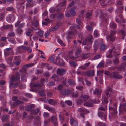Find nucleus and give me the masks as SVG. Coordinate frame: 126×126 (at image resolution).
Returning <instances> with one entry per match:
<instances>
[{
    "label": "nucleus",
    "instance_id": "obj_45",
    "mask_svg": "<svg viewBox=\"0 0 126 126\" xmlns=\"http://www.w3.org/2000/svg\"><path fill=\"white\" fill-rule=\"evenodd\" d=\"M49 116V114L46 112H44V118H47Z\"/></svg>",
    "mask_w": 126,
    "mask_h": 126
},
{
    "label": "nucleus",
    "instance_id": "obj_50",
    "mask_svg": "<svg viewBox=\"0 0 126 126\" xmlns=\"http://www.w3.org/2000/svg\"><path fill=\"white\" fill-rule=\"evenodd\" d=\"M57 27L58 26H56L55 27H53L49 29V30L50 32H51L55 31L56 29V27Z\"/></svg>",
    "mask_w": 126,
    "mask_h": 126
},
{
    "label": "nucleus",
    "instance_id": "obj_33",
    "mask_svg": "<svg viewBox=\"0 0 126 126\" xmlns=\"http://www.w3.org/2000/svg\"><path fill=\"white\" fill-rule=\"evenodd\" d=\"M75 8H74L71 9V11H70V13L72 15L74 16L76 14V13L74 9Z\"/></svg>",
    "mask_w": 126,
    "mask_h": 126
},
{
    "label": "nucleus",
    "instance_id": "obj_58",
    "mask_svg": "<svg viewBox=\"0 0 126 126\" xmlns=\"http://www.w3.org/2000/svg\"><path fill=\"white\" fill-rule=\"evenodd\" d=\"M76 20L77 23L79 24V25H80L81 23L80 20L79 18H77L76 19Z\"/></svg>",
    "mask_w": 126,
    "mask_h": 126
},
{
    "label": "nucleus",
    "instance_id": "obj_16",
    "mask_svg": "<svg viewBox=\"0 0 126 126\" xmlns=\"http://www.w3.org/2000/svg\"><path fill=\"white\" fill-rule=\"evenodd\" d=\"M86 75L88 76H91L94 75V72L93 70L87 72L85 74Z\"/></svg>",
    "mask_w": 126,
    "mask_h": 126
},
{
    "label": "nucleus",
    "instance_id": "obj_51",
    "mask_svg": "<svg viewBox=\"0 0 126 126\" xmlns=\"http://www.w3.org/2000/svg\"><path fill=\"white\" fill-rule=\"evenodd\" d=\"M10 86L15 88L16 87L18 86V84L16 83L10 84Z\"/></svg>",
    "mask_w": 126,
    "mask_h": 126
},
{
    "label": "nucleus",
    "instance_id": "obj_54",
    "mask_svg": "<svg viewBox=\"0 0 126 126\" xmlns=\"http://www.w3.org/2000/svg\"><path fill=\"white\" fill-rule=\"evenodd\" d=\"M123 66L124 67L126 66V63L122 64L121 66L120 67L119 69L120 70H122V69H123V67L122 68V67H123Z\"/></svg>",
    "mask_w": 126,
    "mask_h": 126
},
{
    "label": "nucleus",
    "instance_id": "obj_20",
    "mask_svg": "<svg viewBox=\"0 0 126 126\" xmlns=\"http://www.w3.org/2000/svg\"><path fill=\"white\" fill-rule=\"evenodd\" d=\"M40 111L39 109H37L36 110H33L31 111L32 113L33 114L36 115Z\"/></svg>",
    "mask_w": 126,
    "mask_h": 126
},
{
    "label": "nucleus",
    "instance_id": "obj_36",
    "mask_svg": "<svg viewBox=\"0 0 126 126\" xmlns=\"http://www.w3.org/2000/svg\"><path fill=\"white\" fill-rule=\"evenodd\" d=\"M15 35V34L14 32H11L9 33L8 34V36L10 37L14 36Z\"/></svg>",
    "mask_w": 126,
    "mask_h": 126
},
{
    "label": "nucleus",
    "instance_id": "obj_29",
    "mask_svg": "<svg viewBox=\"0 0 126 126\" xmlns=\"http://www.w3.org/2000/svg\"><path fill=\"white\" fill-rule=\"evenodd\" d=\"M8 41L10 42L13 44H15L16 43V41L15 39L12 38H9L8 39Z\"/></svg>",
    "mask_w": 126,
    "mask_h": 126
},
{
    "label": "nucleus",
    "instance_id": "obj_64",
    "mask_svg": "<svg viewBox=\"0 0 126 126\" xmlns=\"http://www.w3.org/2000/svg\"><path fill=\"white\" fill-rule=\"evenodd\" d=\"M98 126H106L105 124L103 123H99L98 124Z\"/></svg>",
    "mask_w": 126,
    "mask_h": 126
},
{
    "label": "nucleus",
    "instance_id": "obj_26",
    "mask_svg": "<svg viewBox=\"0 0 126 126\" xmlns=\"http://www.w3.org/2000/svg\"><path fill=\"white\" fill-rule=\"evenodd\" d=\"M110 27L112 29H115L116 27V24L113 22H111L110 24Z\"/></svg>",
    "mask_w": 126,
    "mask_h": 126
},
{
    "label": "nucleus",
    "instance_id": "obj_35",
    "mask_svg": "<svg viewBox=\"0 0 126 126\" xmlns=\"http://www.w3.org/2000/svg\"><path fill=\"white\" fill-rule=\"evenodd\" d=\"M58 64L61 65H64V63L62 60H59L58 62Z\"/></svg>",
    "mask_w": 126,
    "mask_h": 126
},
{
    "label": "nucleus",
    "instance_id": "obj_52",
    "mask_svg": "<svg viewBox=\"0 0 126 126\" xmlns=\"http://www.w3.org/2000/svg\"><path fill=\"white\" fill-rule=\"evenodd\" d=\"M104 74L107 75H110L111 77V73L110 74V72L108 71H104Z\"/></svg>",
    "mask_w": 126,
    "mask_h": 126
},
{
    "label": "nucleus",
    "instance_id": "obj_60",
    "mask_svg": "<svg viewBox=\"0 0 126 126\" xmlns=\"http://www.w3.org/2000/svg\"><path fill=\"white\" fill-rule=\"evenodd\" d=\"M32 109V107L30 106H27L26 108L27 110L29 111H31Z\"/></svg>",
    "mask_w": 126,
    "mask_h": 126
},
{
    "label": "nucleus",
    "instance_id": "obj_47",
    "mask_svg": "<svg viewBox=\"0 0 126 126\" xmlns=\"http://www.w3.org/2000/svg\"><path fill=\"white\" fill-rule=\"evenodd\" d=\"M32 25H34L35 27H37L38 24V22L37 21H36L35 22L34 24H33V22H32Z\"/></svg>",
    "mask_w": 126,
    "mask_h": 126
},
{
    "label": "nucleus",
    "instance_id": "obj_46",
    "mask_svg": "<svg viewBox=\"0 0 126 126\" xmlns=\"http://www.w3.org/2000/svg\"><path fill=\"white\" fill-rule=\"evenodd\" d=\"M92 39V37L91 36H90L89 38L88 39L87 41L90 43V44H91L92 42L91 41Z\"/></svg>",
    "mask_w": 126,
    "mask_h": 126
},
{
    "label": "nucleus",
    "instance_id": "obj_43",
    "mask_svg": "<svg viewBox=\"0 0 126 126\" xmlns=\"http://www.w3.org/2000/svg\"><path fill=\"white\" fill-rule=\"evenodd\" d=\"M25 95L26 97L29 98H32V95L30 93H25Z\"/></svg>",
    "mask_w": 126,
    "mask_h": 126
},
{
    "label": "nucleus",
    "instance_id": "obj_49",
    "mask_svg": "<svg viewBox=\"0 0 126 126\" xmlns=\"http://www.w3.org/2000/svg\"><path fill=\"white\" fill-rule=\"evenodd\" d=\"M56 117L55 116H52L51 118V121H53L56 120Z\"/></svg>",
    "mask_w": 126,
    "mask_h": 126
},
{
    "label": "nucleus",
    "instance_id": "obj_28",
    "mask_svg": "<svg viewBox=\"0 0 126 126\" xmlns=\"http://www.w3.org/2000/svg\"><path fill=\"white\" fill-rule=\"evenodd\" d=\"M57 42L59 43L62 46H65V44L60 39H58Z\"/></svg>",
    "mask_w": 126,
    "mask_h": 126
},
{
    "label": "nucleus",
    "instance_id": "obj_44",
    "mask_svg": "<svg viewBox=\"0 0 126 126\" xmlns=\"http://www.w3.org/2000/svg\"><path fill=\"white\" fill-rule=\"evenodd\" d=\"M65 103L69 105H70L72 104V102L70 100L66 101H65Z\"/></svg>",
    "mask_w": 126,
    "mask_h": 126
},
{
    "label": "nucleus",
    "instance_id": "obj_34",
    "mask_svg": "<svg viewBox=\"0 0 126 126\" xmlns=\"http://www.w3.org/2000/svg\"><path fill=\"white\" fill-rule=\"evenodd\" d=\"M22 32V30L20 28H18L16 30V33L20 34Z\"/></svg>",
    "mask_w": 126,
    "mask_h": 126
},
{
    "label": "nucleus",
    "instance_id": "obj_5",
    "mask_svg": "<svg viewBox=\"0 0 126 126\" xmlns=\"http://www.w3.org/2000/svg\"><path fill=\"white\" fill-rule=\"evenodd\" d=\"M34 64V63H32L26 64L24 65L22 69L19 70V71L20 73H25L27 71V69L26 68L28 67H30L33 65Z\"/></svg>",
    "mask_w": 126,
    "mask_h": 126
},
{
    "label": "nucleus",
    "instance_id": "obj_57",
    "mask_svg": "<svg viewBox=\"0 0 126 126\" xmlns=\"http://www.w3.org/2000/svg\"><path fill=\"white\" fill-rule=\"evenodd\" d=\"M19 48L24 50H26L27 49V47L25 46H21L19 47Z\"/></svg>",
    "mask_w": 126,
    "mask_h": 126
},
{
    "label": "nucleus",
    "instance_id": "obj_15",
    "mask_svg": "<svg viewBox=\"0 0 126 126\" xmlns=\"http://www.w3.org/2000/svg\"><path fill=\"white\" fill-rule=\"evenodd\" d=\"M81 52V50L80 48H77L75 54V56H76V57H78V55Z\"/></svg>",
    "mask_w": 126,
    "mask_h": 126
},
{
    "label": "nucleus",
    "instance_id": "obj_18",
    "mask_svg": "<svg viewBox=\"0 0 126 126\" xmlns=\"http://www.w3.org/2000/svg\"><path fill=\"white\" fill-rule=\"evenodd\" d=\"M7 62L9 64L10 66H12L13 65L12 62V57H10L6 59Z\"/></svg>",
    "mask_w": 126,
    "mask_h": 126
},
{
    "label": "nucleus",
    "instance_id": "obj_55",
    "mask_svg": "<svg viewBox=\"0 0 126 126\" xmlns=\"http://www.w3.org/2000/svg\"><path fill=\"white\" fill-rule=\"evenodd\" d=\"M65 3L66 2L65 1L63 2L60 3L59 5V6L61 7L63 6L65 4Z\"/></svg>",
    "mask_w": 126,
    "mask_h": 126
},
{
    "label": "nucleus",
    "instance_id": "obj_9",
    "mask_svg": "<svg viewBox=\"0 0 126 126\" xmlns=\"http://www.w3.org/2000/svg\"><path fill=\"white\" fill-rule=\"evenodd\" d=\"M126 110V104H123L122 105L120 104L119 107V113L122 111H125Z\"/></svg>",
    "mask_w": 126,
    "mask_h": 126
},
{
    "label": "nucleus",
    "instance_id": "obj_32",
    "mask_svg": "<svg viewBox=\"0 0 126 126\" xmlns=\"http://www.w3.org/2000/svg\"><path fill=\"white\" fill-rule=\"evenodd\" d=\"M94 36L97 37L99 36V34L98 31L97 30H95L94 32Z\"/></svg>",
    "mask_w": 126,
    "mask_h": 126
},
{
    "label": "nucleus",
    "instance_id": "obj_12",
    "mask_svg": "<svg viewBox=\"0 0 126 126\" xmlns=\"http://www.w3.org/2000/svg\"><path fill=\"white\" fill-rule=\"evenodd\" d=\"M111 77L113 78H116L117 79H120L122 78L121 76L117 74L115 72H113L111 73Z\"/></svg>",
    "mask_w": 126,
    "mask_h": 126
},
{
    "label": "nucleus",
    "instance_id": "obj_37",
    "mask_svg": "<svg viewBox=\"0 0 126 126\" xmlns=\"http://www.w3.org/2000/svg\"><path fill=\"white\" fill-rule=\"evenodd\" d=\"M45 79H46V83L48 81V80L46 78L45 79H42L40 80V81L42 83V85H43L44 84V82L45 81Z\"/></svg>",
    "mask_w": 126,
    "mask_h": 126
},
{
    "label": "nucleus",
    "instance_id": "obj_59",
    "mask_svg": "<svg viewBox=\"0 0 126 126\" xmlns=\"http://www.w3.org/2000/svg\"><path fill=\"white\" fill-rule=\"evenodd\" d=\"M87 29L88 31H92L93 30L92 27L90 26H88L87 27Z\"/></svg>",
    "mask_w": 126,
    "mask_h": 126
},
{
    "label": "nucleus",
    "instance_id": "obj_8",
    "mask_svg": "<svg viewBox=\"0 0 126 126\" xmlns=\"http://www.w3.org/2000/svg\"><path fill=\"white\" fill-rule=\"evenodd\" d=\"M100 101L99 100H98V102L97 101L95 100L94 101H92V102H85L84 103V105L85 106L88 107H90L93 106V102L95 103H98V102Z\"/></svg>",
    "mask_w": 126,
    "mask_h": 126
},
{
    "label": "nucleus",
    "instance_id": "obj_11",
    "mask_svg": "<svg viewBox=\"0 0 126 126\" xmlns=\"http://www.w3.org/2000/svg\"><path fill=\"white\" fill-rule=\"evenodd\" d=\"M65 70L64 69H63L59 68L58 69L57 71V74L61 75H63L65 73Z\"/></svg>",
    "mask_w": 126,
    "mask_h": 126
},
{
    "label": "nucleus",
    "instance_id": "obj_62",
    "mask_svg": "<svg viewBox=\"0 0 126 126\" xmlns=\"http://www.w3.org/2000/svg\"><path fill=\"white\" fill-rule=\"evenodd\" d=\"M77 89L80 90H81L82 89V87L81 86H79L76 87Z\"/></svg>",
    "mask_w": 126,
    "mask_h": 126
},
{
    "label": "nucleus",
    "instance_id": "obj_6",
    "mask_svg": "<svg viewBox=\"0 0 126 126\" xmlns=\"http://www.w3.org/2000/svg\"><path fill=\"white\" fill-rule=\"evenodd\" d=\"M78 111V112H80V115L82 116L83 118V115L84 113H89V111L87 109H85L79 108V109Z\"/></svg>",
    "mask_w": 126,
    "mask_h": 126
},
{
    "label": "nucleus",
    "instance_id": "obj_27",
    "mask_svg": "<svg viewBox=\"0 0 126 126\" xmlns=\"http://www.w3.org/2000/svg\"><path fill=\"white\" fill-rule=\"evenodd\" d=\"M30 87L31 88L33 87H39L40 86V85L39 84H33L31 83L30 85Z\"/></svg>",
    "mask_w": 126,
    "mask_h": 126
},
{
    "label": "nucleus",
    "instance_id": "obj_24",
    "mask_svg": "<svg viewBox=\"0 0 126 126\" xmlns=\"http://www.w3.org/2000/svg\"><path fill=\"white\" fill-rule=\"evenodd\" d=\"M8 117V115H6L5 116H2V117L1 120L2 122H5L6 121Z\"/></svg>",
    "mask_w": 126,
    "mask_h": 126
},
{
    "label": "nucleus",
    "instance_id": "obj_39",
    "mask_svg": "<svg viewBox=\"0 0 126 126\" xmlns=\"http://www.w3.org/2000/svg\"><path fill=\"white\" fill-rule=\"evenodd\" d=\"M69 63L71 65L73 66H75L77 65L76 63L72 61H69Z\"/></svg>",
    "mask_w": 126,
    "mask_h": 126
},
{
    "label": "nucleus",
    "instance_id": "obj_3",
    "mask_svg": "<svg viewBox=\"0 0 126 126\" xmlns=\"http://www.w3.org/2000/svg\"><path fill=\"white\" fill-rule=\"evenodd\" d=\"M15 17L14 15H9L6 17L7 21L9 23H11L14 21Z\"/></svg>",
    "mask_w": 126,
    "mask_h": 126
},
{
    "label": "nucleus",
    "instance_id": "obj_61",
    "mask_svg": "<svg viewBox=\"0 0 126 126\" xmlns=\"http://www.w3.org/2000/svg\"><path fill=\"white\" fill-rule=\"evenodd\" d=\"M47 15V11H45L42 14V16H46Z\"/></svg>",
    "mask_w": 126,
    "mask_h": 126
},
{
    "label": "nucleus",
    "instance_id": "obj_42",
    "mask_svg": "<svg viewBox=\"0 0 126 126\" xmlns=\"http://www.w3.org/2000/svg\"><path fill=\"white\" fill-rule=\"evenodd\" d=\"M85 81L86 84L87 86H90L91 84V82L85 79Z\"/></svg>",
    "mask_w": 126,
    "mask_h": 126
},
{
    "label": "nucleus",
    "instance_id": "obj_7",
    "mask_svg": "<svg viewBox=\"0 0 126 126\" xmlns=\"http://www.w3.org/2000/svg\"><path fill=\"white\" fill-rule=\"evenodd\" d=\"M114 31H112L109 36H107L106 37L107 41H113L115 40V39L113 37L114 35L115 34Z\"/></svg>",
    "mask_w": 126,
    "mask_h": 126
},
{
    "label": "nucleus",
    "instance_id": "obj_19",
    "mask_svg": "<svg viewBox=\"0 0 126 126\" xmlns=\"http://www.w3.org/2000/svg\"><path fill=\"white\" fill-rule=\"evenodd\" d=\"M13 27V26L12 24H11L10 25H6L2 27L1 28L2 29H9L10 28H12Z\"/></svg>",
    "mask_w": 126,
    "mask_h": 126
},
{
    "label": "nucleus",
    "instance_id": "obj_31",
    "mask_svg": "<svg viewBox=\"0 0 126 126\" xmlns=\"http://www.w3.org/2000/svg\"><path fill=\"white\" fill-rule=\"evenodd\" d=\"M44 90L43 89L41 90H38L39 91V93L40 95L42 96H43L45 95V94L44 92Z\"/></svg>",
    "mask_w": 126,
    "mask_h": 126
},
{
    "label": "nucleus",
    "instance_id": "obj_40",
    "mask_svg": "<svg viewBox=\"0 0 126 126\" xmlns=\"http://www.w3.org/2000/svg\"><path fill=\"white\" fill-rule=\"evenodd\" d=\"M49 10L51 13H53L55 12L56 9L54 7H51L50 8Z\"/></svg>",
    "mask_w": 126,
    "mask_h": 126
},
{
    "label": "nucleus",
    "instance_id": "obj_10",
    "mask_svg": "<svg viewBox=\"0 0 126 126\" xmlns=\"http://www.w3.org/2000/svg\"><path fill=\"white\" fill-rule=\"evenodd\" d=\"M106 95L107 96L110 97L112 94V90L111 87H108L107 90L106 91Z\"/></svg>",
    "mask_w": 126,
    "mask_h": 126
},
{
    "label": "nucleus",
    "instance_id": "obj_17",
    "mask_svg": "<svg viewBox=\"0 0 126 126\" xmlns=\"http://www.w3.org/2000/svg\"><path fill=\"white\" fill-rule=\"evenodd\" d=\"M47 102L50 104L55 105L57 103L56 101L55 100L50 99L47 101Z\"/></svg>",
    "mask_w": 126,
    "mask_h": 126
},
{
    "label": "nucleus",
    "instance_id": "obj_14",
    "mask_svg": "<svg viewBox=\"0 0 126 126\" xmlns=\"http://www.w3.org/2000/svg\"><path fill=\"white\" fill-rule=\"evenodd\" d=\"M70 124L74 126H77L78 123L76 120L73 118H71L70 120Z\"/></svg>",
    "mask_w": 126,
    "mask_h": 126
},
{
    "label": "nucleus",
    "instance_id": "obj_25",
    "mask_svg": "<svg viewBox=\"0 0 126 126\" xmlns=\"http://www.w3.org/2000/svg\"><path fill=\"white\" fill-rule=\"evenodd\" d=\"M68 84L70 85H75V84L74 81L71 79H69L68 80Z\"/></svg>",
    "mask_w": 126,
    "mask_h": 126
},
{
    "label": "nucleus",
    "instance_id": "obj_23",
    "mask_svg": "<svg viewBox=\"0 0 126 126\" xmlns=\"http://www.w3.org/2000/svg\"><path fill=\"white\" fill-rule=\"evenodd\" d=\"M17 97L16 96H14L12 97V100L14 101H16V103L17 104L19 103H21L22 102H21L19 100H17H17Z\"/></svg>",
    "mask_w": 126,
    "mask_h": 126
},
{
    "label": "nucleus",
    "instance_id": "obj_22",
    "mask_svg": "<svg viewBox=\"0 0 126 126\" xmlns=\"http://www.w3.org/2000/svg\"><path fill=\"white\" fill-rule=\"evenodd\" d=\"M107 48V47L105 45L102 44L100 46V49L102 51H104Z\"/></svg>",
    "mask_w": 126,
    "mask_h": 126
},
{
    "label": "nucleus",
    "instance_id": "obj_30",
    "mask_svg": "<svg viewBox=\"0 0 126 126\" xmlns=\"http://www.w3.org/2000/svg\"><path fill=\"white\" fill-rule=\"evenodd\" d=\"M59 118L60 120L61 121V123L62 124L63 121L64 119V118L60 114H59Z\"/></svg>",
    "mask_w": 126,
    "mask_h": 126
},
{
    "label": "nucleus",
    "instance_id": "obj_21",
    "mask_svg": "<svg viewBox=\"0 0 126 126\" xmlns=\"http://www.w3.org/2000/svg\"><path fill=\"white\" fill-rule=\"evenodd\" d=\"M101 92V91H99L98 89H96L95 91L94 92V94H96L98 95V97H99V95Z\"/></svg>",
    "mask_w": 126,
    "mask_h": 126
},
{
    "label": "nucleus",
    "instance_id": "obj_38",
    "mask_svg": "<svg viewBox=\"0 0 126 126\" xmlns=\"http://www.w3.org/2000/svg\"><path fill=\"white\" fill-rule=\"evenodd\" d=\"M81 98H83V100L84 101V102L87 99H88V98H89V96L88 95H84L83 97V95H82L81 96Z\"/></svg>",
    "mask_w": 126,
    "mask_h": 126
},
{
    "label": "nucleus",
    "instance_id": "obj_53",
    "mask_svg": "<svg viewBox=\"0 0 126 126\" xmlns=\"http://www.w3.org/2000/svg\"><path fill=\"white\" fill-rule=\"evenodd\" d=\"M101 57L100 55H99L98 54L95 56L94 57V60H96L97 59L99 58H100Z\"/></svg>",
    "mask_w": 126,
    "mask_h": 126
},
{
    "label": "nucleus",
    "instance_id": "obj_41",
    "mask_svg": "<svg viewBox=\"0 0 126 126\" xmlns=\"http://www.w3.org/2000/svg\"><path fill=\"white\" fill-rule=\"evenodd\" d=\"M38 34L39 36L40 37H41L43 35V32L42 31H40L39 32H38Z\"/></svg>",
    "mask_w": 126,
    "mask_h": 126
},
{
    "label": "nucleus",
    "instance_id": "obj_56",
    "mask_svg": "<svg viewBox=\"0 0 126 126\" xmlns=\"http://www.w3.org/2000/svg\"><path fill=\"white\" fill-rule=\"evenodd\" d=\"M103 65V63H102L100 62L97 65V67L99 68L102 67Z\"/></svg>",
    "mask_w": 126,
    "mask_h": 126
},
{
    "label": "nucleus",
    "instance_id": "obj_4",
    "mask_svg": "<svg viewBox=\"0 0 126 126\" xmlns=\"http://www.w3.org/2000/svg\"><path fill=\"white\" fill-rule=\"evenodd\" d=\"M98 114L99 116L104 120L106 121V112L103 113L102 111H99Z\"/></svg>",
    "mask_w": 126,
    "mask_h": 126
},
{
    "label": "nucleus",
    "instance_id": "obj_63",
    "mask_svg": "<svg viewBox=\"0 0 126 126\" xmlns=\"http://www.w3.org/2000/svg\"><path fill=\"white\" fill-rule=\"evenodd\" d=\"M21 80H24L26 79V77L24 75H23L22 76H21Z\"/></svg>",
    "mask_w": 126,
    "mask_h": 126
},
{
    "label": "nucleus",
    "instance_id": "obj_1",
    "mask_svg": "<svg viewBox=\"0 0 126 126\" xmlns=\"http://www.w3.org/2000/svg\"><path fill=\"white\" fill-rule=\"evenodd\" d=\"M102 103L101 105V107L99 108V110H105V108L107 109V106L106 104L108 102L107 98L106 97L103 95H102Z\"/></svg>",
    "mask_w": 126,
    "mask_h": 126
},
{
    "label": "nucleus",
    "instance_id": "obj_13",
    "mask_svg": "<svg viewBox=\"0 0 126 126\" xmlns=\"http://www.w3.org/2000/svg\"><path fill=\"white\" fill-rule=\"evenodd\" d=\"M16 76L12 77L11 78V80L12 82L15 81L17 80L20 79V75L18 73L16 74Z\"/></svg>",
    "mask_w": 126,
    "mask_h": 126
},
{
    "label": "nucleus",
    "instance_id": "obj_2",
    "mask_svg": "<svg viewBox=\"0 0 126 126\" xmlns=\"http://www.w3.org/2000/svg\"><path fill=\"white\" fill-rule=\"evenodd\" d=\"M110 111V114L109 116V119L111 118L113 116H115L117 114V111L115 108H114L110 106L109 107Z\"/></svg>",
    "mask_w": 126,
    "mask_h": 126
},
{
    "label": "nucleus",
    "instance_id": "obj_48",
    "mask_svg": "<svg viewBox=\"0 0 126 126\" xmlns=\"http://www.w3.org/2000/svg\"><path fill=\"white\" fill-rule=\"evenodd\" d=\"M112 51V50H111L110 51V53H109V54H107L106 55V57H107V58H111L112 57V56L111 54V52Z\"/></svg>",
    "mask_w": 126,
    "mask_h": 126
}]
</instances>
